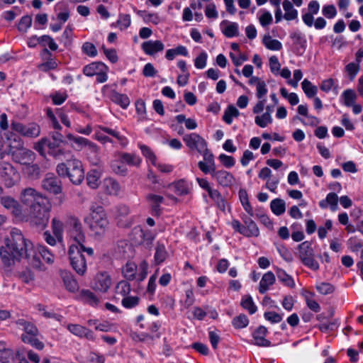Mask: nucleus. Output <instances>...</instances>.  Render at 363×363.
Listing matches in <instances>:
<instances>
[{
	"label": "nucleus",
	"mask_w": 363,
	"mask_h": 363,
	"mask_svg": "<svg viewBox=\"0 0 363 363\" xmlns=\"http://www.w3.org/2000/svg\"><path fill=\"white\" fill-rule=\"evenodd\" d=\"M0 257L4 264L7 267L23 258L34 259L33 243L24 238L20 230L13 228L10 235L4 239V245L0 247Z\"/></svg>",
	"instance_id": "nucleus-1"
},
{
	"label": "nucleus",
	"mask_w": 363,
	"mask_h": 363,
	"mask_svg": "<svg viewBox=\"0 0 363 363\" xmlns=\"http://www.w3.org/2000/svg\"><path fill=\"white\" fill-rule=\"evenodd\" d=\"M19 199L21 203L28 207L24 210L28 220L39 228H45L49 221L50 211V207L46 205V198L35 189L28 187L21 191Z\"/></svg>",
	"instance_id": "nucleus-2"
},
{
	"label": "nucleus",
	"mask_w": 363,
	"mask_h": 363,
	"mask_svg": "<svg viewBox=\"0 0 363 363\" xmlns=\"http://www.w3.org/2000/svg\"><path fill=\"white\" fill-rule=\"evenodd\" d=\"M84 223L96 238H101L109 229V221L107 215L101 206L91 209V212L84 218Z\"/></svg>",
	"instance_id": "nucleus-3"
},
{
	"label": "nucleus",
	"mask_w": 363,
	"mask_h": 363,
	"mask_svg": "<svg viewBox=\"0 0 363 363\" xmlns=\"http://www.w3.org/2000/svg\"><path fill=\"white\" fill-rule=\"evenodd\" d=\"M9 147V153L12 155L14 162L25 165L33 163L35 159V154L30 150L23 147L21 138L13 133L6 135Z\"/></svg>",
	"instance_id": "nucleus-4"
},
{
	"label": "nucleus",
	"mask_w": 363,
	"mask_h": 363,
	"mask_svg": "<svg viewBox=\"0 0 363 363\" xmlns=\"http://www.w3.org/2000/svg\"><path fill=\"white\" fill-rule=\"evenodd\" d=\"M57 173L62 177H67L74 184H80L84 178V171L82 162L72 157L56 167Z\"/></svg>",
	"instance_id": "nucleus-5"
},
{
	"label": "nucleus",
	"mask_w": 363,
	"mask_h": 363,
	"mask_svg": "<svg viewBox=\"0 0 363 363\" xmlns=\"http://www.w3.org/2000/svg\"><path fill=\"white\" fill-rule=\"evenodd\" d=\"M63 135L55 132L52 134V140L48 138H43L34 144L33 148L42 156L45 155V147L48 148V152L53 157H58L63 154V151L60 150L62 144L65 143Z\"/></svg>",
	"instance_id": "nucleus-6"
},
{
	"label": "nucleus",
	"mask_w": 363,
	"mask_h": 363,
	"mask_svg": "<svg viewBox=\"0 0 363 363\" xmlns=\"http://www.w3.org/2000/svg\"><path fill=\"white\" fill-rule=\"evenodd\" d=\"M16 324L25 332L21 335L23 342L28 343L38 350H42L44 347L43 343L37 339L38 330L35 325L25 319H18Z\"/></svg>",
	"instance_id": "nucleus-7"
},
{
	"label": "nucleus",
	"mask_w": 363,
	"mask_h": 363,
	"mask_svg": "<svg viewBox=\"0 0 363 363\" xmlns=\"http://www.w3.org/2000/svg\"><path fill=\"white\" fill-rule=\"evenodd\" d=\"M297 255L306 267L314 271L319 269V264L314 258V251L309 242L305 241L298 245Z\"/></svg>",
	"instance_id": "nucleus-8"
},
{
	"label": "nucleus",
	"mask_w": 363,
	"mask_h": 363,
	"mask_svg": "<svg viewBox=\"0 0 363 363\" xmlns=\"http://www.w3.org/2000/svg\"><path fill=\"white\" fill-rule=\"evenodd\" d=\"M68 255L73 269L79 275H84L86 271L87 265L84 256L80 252L79 247L75 244H71L69 247Z\"/></svg>",
	"instance_id": "nucleus-9"
},
{
	"label": "nucleus",
	"mask_w": 363,
	"mask_h": 363,
	"mask_svg": "<svg viewBox=\"0 0 363 363\" xmlns=\"http://www.w3.org/2000/svg\"><path fill=\"white\" fill-rule=\"evenodd\" d=\"M2 206L9 211L16 218L20 220H28L27 213L18 200L11 196H3L0 200Z\"/></svg>",
	"instance_id": "nucleus-10"
},
{
	"label": "nucleus",
	"mask_w": 363,
	"mask_h": 363,
	"mask_svg": "<svg viewBox=\"0 0 363 363\" xmlns=\"http://www.w3.org/2000/svg\"><path fill=\"white\" fill-rule=\"evenodd\" d=\"M0 174L6 188H11L21 182L20 173L9 163L4 162L0 164Z\"/></svg>",
	"instance_id": "nucleus-11"
},
{
	"label": "nucleus",
	"mask_w": 363,
	"mask_h": 363,
	"mask_svg": "<svg viewBox=\"0 0 363 363\" xmlns=\"http://www.w3.org/2000/svg\"><path fill=\"white\" fill-rule=\"evenodd\" d=\"M183 140L191 150H196L201 155L211 152L206 140L196 133L185 135Z\"/></svg>",
	"instance_id": "nucleus-12"
},
{
	"label": "nucleus",
	"mask_w": 363,
	"mask_h": 363,
	"mask_svg": "<svg viewBox=\"0 0 363 363\" xmlns=\"http://www.w3.org/2000/svg\"><path fill=\"white\" fill-rule=\"evenodd\" d=\"M12 129L20 133L21 135L27 138H35L40 134V126L35 123L23 124L18 122L13 121L11 123Z\"/></svg>",
	"instance_id": "nucleus-13"
},
{
	"label": "nucleus",
	"mask_w": 363,
	"mask_h": 363,
	"mask_svg": "<svg viewBox=\"0 0 363 363\" xmlns=\"http://www.w3.org/2000/svg\"><path fill=\"white\" fill-rule=\"evenodd\" d=\"M67 237L69 240L75 242L76 245L84 244L86 235L79 220L77 219L72 220V225L67 230Z\"/></svg>",
	"instance_id": "nucleus-14"
},
{
	"label": "nucleus",
	"mask_w": 363,
	"mask_h": 363,
	"mask_svg": "<svg viewBox=\"0 0 363 363\" xmlns=\"http://www.w3.org/2000/svg\"><path fill=\"white\" fill-rule=\"evenodd\" d=\"M111 284L112 279L109 274L106 272H101L94 277L91 286L94 290L105 293L108 290Z\"/></svg>",
	"instance_id": "nucleus-15"
},
{
	"label": "nucleus",
	"mask_w": 363,
	"mask_h": 363,
	"mask_svg": "<svg viewBox=\"0 0 363 363\" xmlns=\"http://www.w3.org/2000/svg\"><path fill=\"white\" fill-rule=\"evenodd\" d=\"M203 156V160L198 162V167L200 170L207 174H210L211 177L216 172V164L214 160V156L211 152H206Z\"/></svg>",
	"instance_id": "nucleus-16"
},
{
	"label": "nucleus",
	"mask_w": 363,
	"mask_h": 363,
	"mask_svg": "<svg viewBox=\"0 0 363 363\" xmlns=\"http://www.w3.org/2000/svg\"><path fill=\"white\" fill-rule=\"evenodd\" d=\"M212 178L219 185L224 187L230 186L235 183V177L230 172L224 169L216 170L214 174H213Z\"/></svg>",
	"instance_id": "nucleus-17"
},
{
	"label": "nucleus",
	"mask_w": 363,
	"mask_h": 363,
	"mask_svg": "<svg viewBox=\"0 0 363 363\" xmlns=\"http://www.w3.org/2000/svg\"><path fill=\"white\" fill-rule=\"evenodd\" d=\"M67 330L74 335L79 337H85L89 340H94L95 336L93 332L79 324H67Z\"/></svg>",
	"instance_id": "nucleus-18"
},
{
	"label": "nucleus",
	"mask_w": 363,
	"mask_h": 363,
	"mask_svg": "<svg viewBox=\"0 0 363 363\" xmlns=\"http://www.w3.org/2000/svg\"><path fill=\"white\" fill-rule=\"evenodd\" d=\"M43 188L54 194L61 192L62 188L58 179L52 175H47L42 182Z\"/></svg>",
	"instance_id": "nucleus-19"
},
{
	"label": "nucleus",
	"mask_w": 363,
	"mask_h": 363,
	"mask_svg": "<svg viewBox=\"0 0 363 363\" xmlns=\"http://www.w3.org/2000/svg\"><path fill=\"white\" fill-rule=\"evenodd\" d=\"M101 188L106 194L111 196L118 195L121 190L119 184L112 178H106L103 181Z\"/></svg>",
	"instance_id": "nucleus-20"
},
{
	"label": "nucleus",
	"mask_w": 363,
	"mask_h": 363,
	"mask_svg": "<svg viewBox=\"0 0 363 363\" xmlns=\"http://www.w3.org/2000/svg\"><path fill=\"white\" fill-rule=\"evenodd\" d=\"M267 329L264 326L259 327L253 333V344L261 347L270 345V341L265 338Z\"/></svg>",
	"instance_id": "nucleus-21"
},
{
	"label": "nucleus",
	"mask_w": 363,
	"mask_h": 363,
	"mask_svg": "<svg viewBox=\"0 0 363 363\" xmlns=\"http://www.w3.org/2000/svg\"><path fill=\"white\" fill-rule=\"evenodd\" d=\"M164 44L160 40H149L144 42L142 45L143 51L150 55L164 50Z\"/></svg>",
	"instance_id": "nucleus-22"
},
{
	"label": "nucleus",
	"mask_w": 363,
	"mask_h": 363,
	"mask_svg": "<svg viewBox=\"0 0 363 363\" xmlns=\"http://www.w3.org/2000/svg\"><path fill=\"white\" fill-rule=\"evenodd\" d=\"M283 9L284 11V18L286 21H294L298 19V12L294 9L293 4L289 0H284L282 2Z\"/></svg>",
	"instance_id": "nucleus-23"
},
{
	"label": "nucleus",
	"mask_w": 363,
	"mask_h": 363,
	"mask_svg": "<svg viewBox=\"0 0 363 363\" xmlns=\"http://www.w3.org/2000/svg\"><path fill=\"white\" fill-rule=\"evenodd\" d=\"M178 196H184L189 193L190 186L185 179H179L169 185Z\"/></svg>",
	"instance_id": "nucleus-24"
},
{
	"label": "nucleus",
	"mask_w": 363,
	"mask_h": 363,
	"mask_svg": "<svg viewBox=\"0 0 363 363\" xmlns=\"http://www.w3.org/2000/svg\"><path fill=\"white\" fill-rule=\"evenodd\" d=\"M223 33L228 38H233L238 35V24L235 22L223 21L220 23Z\"/></svg>",
	"instance_id": "nucleus-25"
},
{
	"label": "nucleus",
	"mask_w": 363,
	"mask_h": 363,
	"mask_svg": "<svg viewBox=\"0 0 363 363\" xmlns=\"http://www.w3.org/2000/svg\"><path fill=\"white\" fill-rule=\"evenodd\" d=\"M275 280V276L272 272H267L265 273L262 276L259 282V293L262 294H264L269 289V287L274 284Z\"/></svg>",
	"instance_id": "nucleus-26"
},
{
	"label": "nucleus",
	"mask_w": 363,
	"mask_h": 363,
	"mask_svg": "<svg viewBox=\"0 0 363 363\" xmlns=\"http://www.w3.org/2000/svg\"><path fill=\"white\" fill-rule=\"evenodd\" d=\"M242 220L244 223L243 227L245 228V230L247 232L245 236L257 237L259 234V230L254 220H252L250 217L246 216L242 218Z\"/></svg>",
	"instance_id": "nucleus-27"
},
{
	"label": "nucleus",
	"mask_w": 363,
	"mask_h": 363,
	"mask_svg": "<svg viewBox=\"0 0 363 363\" xmlns=\"http://www.w3.org/2000/svg\"><path fill=\"white\" fill-rule=\"evenodd\" d=\"M66 138L72 143L71 145L72 147L77 150H82L84 149L89 141V140L86 138L74 135L72 133H67L66 135Z\"/></svg>",
	"instance_id": "nucleus-28"
},
{
	"label": "nucleus",
	"mask_w": 363,
	"mask_h": 363,
	"mask_svg": "<svg viewBox=\"0 0 363 363\" xmlns=\"http://www.w3.org/2000/svg\"><path fill=\"white\" fill-rule=\"evenodd\" d=\"M51 229L52 234L59 240V243L62 244L64 242V223L57 218H53L51 221Z\"/></svg>",
	"instance_id": "nucleus-29"
},
{
	"label": "nucleus",
	"mask_w": 363,
	"mask_h": 363,
	"mask_svg": "<svg viewBox=\"0 0 363 363\" xmlns=\"http://www.w3.org/2000/svg\"><path fill=\"white\" fill-rule=\"evenodd\" d=\"M103 69H107V67L102 62H92L83 69V72L86 76L92 77L96 76L99 74V72H101Z\"/></svg>",
	"instance_id": "nucleus-30"
},
{
	"label": "nucleus",
	"mask_w": 363,
	"mask_h": 363,
	"mask_svg": "<svg viewBox=\"0 0 363 363\" xmlns=\"http://www.w3.org/2000/svg\"><path fill=\"white\" fill-rule=\"evenodd\" d=\"M118 158L125 164L136 167L139 166L142 161L139 156L135 154H130L126 152L118 153Z\"/></svg>",
	"instance_id": "nucleus-31"
},
{
	"label": "nucleus",
	"mask_w": 363,
	"mask_h": 363,
	"mask_svg": "<svg viewBox=\"0 0 363 363\" xmlns=\"http://www.w3.org/2000/svg\"><path fill=\"white\" fill-rule=\"evenodd\" d=\"M357 98L356 92L353 89H348L342 93L340 100L345 106L350 107L355 103Z\"/></svg>",
	"instance_id": "nucleus-32"
},
{
	"label": "nucleus",
	"mask_w": 363,
	"mask_h": 363,
	"mask_svg": "<svg viewBox=\"0 0 363 363\" xmlns=\"http://www.w3.org/2000/svg\"><path fill=\"white\" fill-rule=\"evenodd\" d=\"M338 196L335 193H329L325 200H322L319 202V206L322 208H326L330 206V209L333 211H335L337 209Z\"/></svg>",
	"instance_id": "nucleus-33"
},
{
	"label": "nucleus",
	"mask_w": 363,
	"mask_h": 363,
	"mask_svg": "<svg viewBox=\"0 0 363 363\" xmlns=\"http://www.w3.org/2000/svg\"><path fill=\"white\" fill-rule=\"evenodd\" d=\"M101 177V171L96 169L90 170L86 175V182L88 186L94 189L98 188L100 184Z\"/></svg>",
	"instance_id": "nucleus-34"
},
{
	"label": "nucleus",
	"mask_w": 363,
	"mask_h": 363,
	"mask_svg": "<svg viewBox=\"0 0 363 363\" xmlns=\"http://www.w3.org/2000/svg\"><path fill=\"white\" fill-rule=\"evenodd\" d=\"M101 131L108 134L116 138L121 145L123 147L126 146L128 143V139L122 135L116 129L111 128L106 126H99Z\"/></svg>",
	"instance_id": "nucleus-35"
},
{
	"label": "nucleus",
	"mask_w": 363,
	"mask_h": 363,
	"mask_svg": "<svg viewBox=\"0 0 363 363\" xmlns=\"http://www.w3.org/2000/svg\"><path fill=\"white\" fill-rule=\"evenodd\" d=\"M137 265L132 262H128L122 268L123 276L128 280H133L137 274Z\"/></svg>",
	"instance_id": "nucleus-36"
},
{
	"label": "nucleus",
	"mask_w": 363,
	"mask_h": 363,
	"mask_svg": "<svg viewBox=\"0 0 363 363\" xmlns=\"http://www.w3.org/2000/svg\"><path fill=\"white\" fill-rule=\"evenodd\" d=\"M277 276L279 281L283 284L290 288L295 286V282L294 279L289 275L284 270L277 268L276 270Z\"/></svg>",
	"instance_id": "nucleus-37"
},
{
	"label": "nucleus",
	"mask_w": 363,
	"mask_h": 363,
	"mask_svg": "<svg viewBox=\"0 0 363 363\" xmlns=\"http://www.w3.org/2000/svg\"><path fill=\"white\" fill-rule=\"evenodd\" d=\"M262 43L264 45L270 50L278 51L282 48V44L280 41L273 39L269 35L264 36Z\"/></svg>",
	"instance_id": "nucleus-38"
},
{
	"label": "nucleus",
	"mask_w": 363,
	"mask_h": 363,
	"mask_svg": "<svg viewBox=\"0 0 363 363\" xmlns=\"http://www.w3.org/2000/svg\"><path fill=\"white\" fill-rule=\"evenodd\" d=\"M146 199L148 203L151 206L152 210L158 213L160 211V206L163 202L164 198L162 196L149 194L146 196Z\"/></svg>",
	"instance_id": "nucleus-39"
},
{
	"label": "nucleus",
	"mask_w": 363,
	"mask_h": 363,
	"mask_svg": "<svg viewBox=\"0 0 363 363\" xmlns=\"http://www.w3.org/2000/svg\"><path fill=\"white\" fill-rule=\"evenodd\" d=\"M138 147L143 156L154 166L157 165V157L154 152L148 146L139 143Z\"/></svg>",
	"instance_id": "nucleus-40"
},
{
	"label": "nucleus",
	"mask_w": 363,
	"mask_h": 363,
	"mask_svg": "<svg viewBox=\"0 0 363 363\" xmlns=\"http://www.w3.org/2000/svg\"><path fill=\"white\" fill-rule=\"evenodd\" d=\"M272 211L277 216L283 214L286 211L285 201L281 199H275L271 201Z\"/></svg>",
	"instance_id": "nucleus-41"
},
{
	"label": "nucleus",
	"mask_w": 363,
	"mask_h": 363,
	"mask_svg": "<svg viewBox=\"0 0 363 363\" xmlns=\"http://www.w3.org/2000/svg\"><path fill=\"white\" fill-rule=\"evenodd\" d=\"M301 88L306 96L308 98L314 97L318 92L317 86L313 85L307 79H303V81L301 82Z\"/></svg>",
	"instance_id": "nucleus-42"
},
{
	"label": "nucleus",
	"mask_w": 363,
	"mask_h": 363,
	"mask_svg": "<svg viewBox=\"0 0 363 363\" xmlns=\"http://www.w3.org/2000/svg\"><path fill=\"white\" fill-rule=\"evenodd\" d=\"M167 256L168 253L164 245L163 244H157L154 257L155 264H160L167 259Z\"/></svg>",
	"instance_id": "nucleus-43"
},
{
	"label": "nucleus",
	"mask_w": 363,
	"mask_h": 363,
	"mask_svg": "<svg viewBox=\"0 0 363 363\" xmlns=\"http://www.w3.org/2000/svg\"><path fill=\"white\" fill-rule=\"evenodd\" d=\"M208 195L215 201L216 204L220 210H225L226 201L218 190L214 189L210 190Z\"/></svg>",
	"instance_id": "nucleus-44"
},
{
	"label": "nucleus",
	"mask_w": 363,
	"mask_h": 363,
	"mask_svg": "<svg viewBox=\"0 0 363 363\" xmlns=\"http://www.w3.org/2000/svg\"><path fill=\"white\" fill-rule=\"evenodd\" d=\"M240 115L239 111L233 105L228 106L225 109L223 119L227 124H231L234 118Z\"/></svg>",
	"instance_id": "nucleus-45"
},
{
	"label": "nucleus",
	"mask_w": 363,
	"mask_h": 363,
	"mask_svg": "<svg viewBox=\"0 0 363 363\" xmlns=\"http://www.w3.org/2000/svg\"><path fill=\"white\" fill-rule=\"evenodd\" d=\"M111 99L114 103L120 105L123 109H125L130 103V101L127 95L117 92H115L112 94Z\"/></svg>",
	"instance_id": "nucleus-46"
},
{
	"label": "nucleus",
	"mask_w": 363,
	"mask_h": 363,
	"mask_svg": "<svg viewBox=\"0 0 363 363\" xmlns=\"http://www.w3.org/2000/svg\"><path fill=\"white\" fill-rule=\"evenodd\" d=\"M241 306L250 314H254L257 310V308L255 306L252 296L250 295H246L242 297L241 301Z\"/></svg>",
	"instance_id": "nucleus-47"
},
{
	"label": "nucleus",
	"mask_w": 363,
	"mask_h": 363,
	"mask_svg": "<svg viewBox=\"0 0 363 363\" xmlns=\"http://www.w3.org/2000/svg\"><path fill=\"white\" fill-rule=\"evenodd\" d=\"M272 117L270 113L265 112L260 116H257L255 118V123L260 128H265L272 123Z\"/></svg>",
	"instance_id": "nucleus-48"
},
{
	"label": "nucleus",
	"mask_w": 363,
	"mask_h": 363,
	"mask_svg": "<svg viewBox=\"0 0 363 363\" xmlns=\"http://www.w3.org/2000/svg\"><path fill=\"white\" fill-rule=\"evenodd\" d=\"M320 89L324 92H329L334 90L335 93L337 92L338 85L333 78H328L322 81Z\"/></svg>",
	"instance_id": "nucleus-49"
},
{
	"label": "nucleus",
	"mask_w": 363,
	"mask_h": 363,
	"mask_svg": "<svg viewBox=\"0 0 363 363\" xmlns=\"http://www.w3.org/2000/svg\"><path fill=\"white\" fill-rule=\"evenodd\" d=\"M37 250L42 258L48 264H52L55 261L54 255L44 245H39Z\"/></svg>",
	"instance_id": "nucleus-50"
},
{
	"label": "nucleus",
	"mask_w": 363,
	"mask_h": 363,
	"mask_svg": "<svg viewBox=\"0 0 363 363\" xmlns=\"http://www.w3.org/2000/svg\"><path fill=\"white\" fill-rule=\"evenodd\" d=\"M258 20L262 27H267L272 23L273 17L269 11L261 10L259 12Z\"/></svg>",
	"instance_id": "nucleus-51"
},
{
	"label": "nucleus",
	"mask_w": 363,
	"mask_h": 363,
	"mask_svg": "<svg viewBox=\"0 0 363 363\" xmlns=\"http://www.w3.org/2000/svg\"><path fill=\"white\" fill-rule=\"evenodd\" d=\"M116 157H118V155ZM124 164L125 163L122 162L121 160L116 158L111 162V167L116 174L124 175L127 172V169Z\"/></svg>",
	"instance_id": "nucleus-52"
},
{
	"label": "nucleus",
	"mask_w": 363,
	"mask_h": 363,
	"mask_svg": "<svg viewBox=\"0 0 363 363\" xmlns=\"http://www.w3.org/2000/svg\"><path fill=\"white\" fill-rule=\"evenodd\" d=\"M116 294L122 296H126L130 292V285L126 281H119L116 286Z\"/></svg>",
	"instance_id": "nucleus-53"
},
{
	"label": "nucleus",
	"mask_w": 363,
	"mask_h": 363,
	"mask_svg": "<svg viewBox=\"0 0 363 363\" xmlns=\"http://www.w3.org/2000/svg\"><path fill=\"white\" fill-rule=\"evenodd\" d=\"M63 281L66 289L69 291L74 292L78 289L77 282L71 274L64 275Z\"/></svg>",
	"instance_id": "nucleus-54"
},
{
	"label": "nucleus",
	"mask_w": 363,
	"mask_h": 363,
	"mask_svg": "<svg viewBox=\"0 0 363 363\" xmlns=\"http://www.w3.org/2000/svg\"><path fill=\"white\" fill-rule=\"evenodd\" d=\"M131 23V18L129 14H120L116 22L117 26L121 30H126Z\"/></svg>",
	"instance_id": "nucleus-55"
},
{
	"label": "nucleus",
	"mask_w": 363,
	"mask_h": 363,
	"mask_svg": "<svg viewBox=\"0 0 363 363\" xmlns=\"http://www.w3.org/2000/svg\"><path fill=\"white\" fill-rule=\"evenodd\" d=\"M280 94L284 98L288 100L291 106H295L299 102L298 96L296 93H288L287 90L284 87L280 89Z\"/></svg>",
	"instance_id": "nucleus-56"
},
{
	"label": "nucleus",
	"mask_w": 363,
	"mask_h": 363,
	"mask_svg": "<svg viewBox=\"0 0 363 363\" xmlns=\"http://www.w3.org/2000/svg\"><path fill=\"white\" fill-rule=\"evenodd\" d=\"M24 171L26 174L32 178H37L40 174L39 166L33 163L25 164Z\"/></svg>",
	"instance_id": "nucleus-57"
},
{
	"label": "nucleus",
	"mask_w": 363,
	"mask_h": 363,
	"mask_svg": "<svg viewBox=\"0 0 363 363\" xmlns=\"http://www.w3.org/2000/svg\"><path fill=\"white\" fill-rule=\"evenodd\" d=\"M232 323L235 328H243L247 326L249 320L245 315L240 314L233 318Z\"/></svg>",
	"instance_id": "nucleus-58"
},
{
	"label": "nucleus",
	"mask_w": 363,
	"mask_h": 363,
	"mask_svg": "<svg viewBox=\"0 0 363 363\" xmlns=\"http://www.w3.org/2000/svg\"><path fill=\"white\" fill-rule=\"evenodd\" d=\"M315 287L317 291L323 295H328L332 294L335 289L334 286L332 284L327 282L318 283L317 284Z\"/></svg>",
	"instance_id": "nucleus-59"
},
{
	"label": "nucleus",
	"mask_w": 363,
	"mask_h": 363,
	"mask_svg": "<svg viewBox=\"0 0 363 363\" xmlns=\"http://www.w3.org/2000/svg\"><path fill=\"white\" fill-rule=\"evenodd\" d=\"M40 45L43 47H48L51 50H56L58 48L57 45L49 35H42L40 37Z\"/></svg>",
	"instance_id": "nucleus-60"
},
{
	"label": "nucleus",
	"mask_w": 363,
	"mask_h": 363,
	"mask_svg": "<svg viewBox=\"0 0 363 363\" xmlns=\"http://www.w3.org/2000/svg\"><path fill=\"white\" fill-rule=\"evenodd\" d=\"M205 15L208 18L216 19L218 17V12L214 3L208 4L205 8Z\"/></svg>",
	"instance_id": "nucleus-61"
},
{
	"label": "nucleus",
	"mask_w": 363,
	"mask_h": 363,
	"mask_svg": "<svg viewBox=\"0 0 363 363\" xmlns=\"http://www.w3.org/2000/svg\"><path fill=\"white\" fill-rule=\"evenodd\" d=\"M0 361L1 363H14V352L9 347L3 353L0 354Z\"/></svg>",
	"instance_id": "nucleus-62"
},
{
	"label": "nucleus",
	"mask_w": 363,
	"mask_h": 363,
	"mask_svg": "<svg viewBox=\"0 0 363 363\" xmlns=\"http://www.w3.org/2000/svg\"><path fill=\"white\" fill-rule=\"evenodd\" d=\"M218 160L221 164L226 168H230L235 164V160L232 156L227 155L225 154H220L218 156Z\"/></svg>",
	"instance_id": "nucleus-63"
},
{
	"label": "nucleus",
	"mask_w": 363,
	"mask_h": 363,
	"mask_svg": "<svg viewBox=\"0 0 363 363\" xmlns=\"http://www.w3.org/2000/svg\"><path fill=\"white\" fill-rule=\"evenodd\" d=\"M32 25V18L30 16H24L21 18L19 24L18 30L22 32H26Z\"/></svg>",
	"instance_id": "nucleus-64"
}]
</instances>
